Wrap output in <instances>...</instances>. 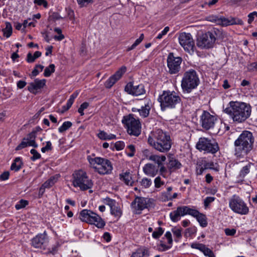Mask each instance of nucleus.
I'll return each instance as SVG.
<instances>
[{
  "instance_id": "ddd939ff",
  "label": "nucleus",
  "mask_w": 257,
  "mask_h": 257,
  "mask_svg": "<svg viewBox=\"0 0 257 257\" xmlns=\"http://www.w3.org/2000/svg\"><path fill=\"white\" fill-rule=\"evenodd\" d=\"M216 40L215 33L207 32L198 38L197 45L201 48L209 49L213 47Z\"/></svg>"
},
{
  "instance_id": "7c9ffc66",
  "label": "nucleus",
  "mask_w": 257,
  "mask_h": 257,
  "mask_svg": "<svg viewBox=\"0 0 257 257\" xmlns=\"http://www.w3.org/2000/svg\"><path fill=\"white\" fill-rule=\"evenodd\" d=\"M196 218L197 221L199 222L200 226L203 227H205L207 225V221L206 216L200 213L199 211L198 212V214H196V216L194 217Z\"/></svg>"
},
{
  "instance_id": "aec40b11",
  "label": "nucleus",
  "mask_w": 257,
  "mask_h": 257,
  "mask_svg": "<svg viewBox=\"0 0 257 257\" xmlns=\"http://www.w3.org/2000/svg\"><path fill=\"white\" fill-rule=\"evenodd\" d=\"M146 156V158L149 161L154 162L157 166H161L166 160V157L164 155H157L150 153L149 151L146 150L143 152Z\"/></svg>"
},
{
  "instance_id": "c85d7f7f",
  "label": "nucleus",
  "mask_w": 257,
  "mask_h": 257,
  "mask_svg": "<svg viewBox=\"0 0 257 257\" xmlns=\"http://www.w3.org/2000/svg\"><path fill=\"white\" fill-rule=\"evenodd\" d=\"M23 165L22 159L20 157L16 158L14 160L11 166V170L17 172L20 170Z\"/></svg>"
},
{
  "instance_id": "680f3d73",
  "label": "nucleus",
  "mask_w": 257,
  "mask_h": 257,
  "mask_svg": "<svg viewBox=\"0 0 257 257\" xmlns=\"http://www.w3.org/2000/svg\"><path fill=\"white\" fill-rule=\"evenodd\" d=\"M169 31V27H166L164 30L158 34V35L157 37V39H161L162 38L163 36L166 35L167 33Z\"/></svg>"
},
{
  "instance_id": "5701e85b",
  "label": "nucleus",
  "mask_w": 257,
  "mask_h": 257,
  "mask_svg": "<svg viewBox=\"0 0 257 257\" xmlns=\"http://www.w3.org/2000/svg\"><path fill=\"white\" fill-rule=\"evenodd\" d=\"M183 208L184 206H178L175 210L170 213V219L173 222H176L180 220L181 216H185Z\"/></svg>"
},
{
  "instance_id": "37998d69",
  "label": "nucleus",
  "mask_w": 257,
  "mask_h": 257,
  "mask_svg": "<svg viewBox=\"0 0 257 257\" xmlns=\"http://www.w3.org/2000/svg\"><path fill=\"white\" fill-rule=\"evenodd\" d=\"M201 165H202L204 169H213L214 167V164L213 162H207L205 160H202L199 162Z\"/></svg>"
},
{
  "instance_id": "a18cd8bd",
  "label": "nucleus",
  "mask_w": 257,
  "mask_h": 257,
  "mask_svg": "<svg viewBox=\"0 0 257 257\" xmlns=\"http://www.w3.org/2000/svg\"><path fill=\"white\" fill-rule=\"evenodd\" d=\"M205 255L208 256V257H215L213 251L208 247H206L204 245L202 248V250H201Z\"/></svg>"
},
{
  "instance_id": "e2e57ef3",
  "label": "nucleus",
  "mask_w": 257,
  "mask_h": 257,
  "mask_svg": "<svg viewBox=\"0 0 257 257\" xmlns=\"http://www.w3.org/2000/svg\"><path fill=\"white\" fill-rule=\"evenodd\" d=\"M165 237L168 240V243L170 245H172L173 239H172L171 233L170 231H167L165 234Z\"/></svg>"
},
{
  "instance_id": "774afa93",
  "label": "nucleus",
  "mask_w": 257,
  "mask_h": 257,
  "mask_svg": "<svg viewBox=\"0 0 257 257\" xmlns=\"http://www.w3.org/2000/svg\"><path fill=\"white\" fill-rule=\"evenodd\" d=\"M206 170L204 169L202 165H201L199 162L198 164V166L196 168V172L197 175H201L203 173L204 171Z\"/></svg>"
},
{
  "instance_id": "864d4df0",
  "label": "nucleus",
  "mask_w": 257,
  "mask_h": 257,
  "mask_svg": "<svg viewBox=\"0 0 257 257\" xmlns=\"http://www.w3.org/2000/svg\"><path fill=\"white\" fill-rule=\"evenodd\" d=\"M215 199V198L214 197H207L204 200V205L205 209L208 208L210 204L213 202Z\"/></svg>"
},
{
  "instance_id": "412c9836",
  "label": "nucleus",
  "mask_w": 257,
  "mask_h": 257,
  "mask_svg": "<svg viewBox=\"0 0 257 257\" xmlns=\"http://www.w3.org/2000/svg\"><path fill=\"white\" fill-rule=\"evenodd\" d=\"M46 80L43 79L39 80L36 79L33 82H31L28 86V90L31 93L36 94L37 91L44 87L46 84Z\"/></svg>"
},
{
  "instance_id": "a19ab883",
  "label": "nucleus",
  "mask_w": 257,
  "mask_h": 257,
  "mask_svg": "<svg viewBox=\"0 0 257 257\" xmlns=\"http://www.w3.org/2000/svg\"><path fill=\"white\" fill-rule=\"evenodd\" d=\"M172 246V245H166L162 241H160V244L157 246V249L160 251H165L170 249Z\"/></svg>"
},
{
  "instance_id": "1a4fd4ad",
  "label": "nucleus",
  "mask_w": 257,
  "mask_h": 257,
  "mask_svg": "<svg viewBox=\"0 0 257 257\" xmlns=\"http://www.w3.org/2000/svg\"><path fill=\"white\" fill-rule=\"evenodd\" d=\"M122 122L126 127L127 133L132 136L138 137L141 133V124L138 119L135 118L133 114L124 116Z\"/></svg>"
},
{
  "instance_id": "cd10ccee",
  "label": "nucleus",
  "mask_w": 257,
  "mask_h": 257,
  "mask_svg": "<svg viewBox=\"0 0 257 257\" xmlns=\"http://www.w3.org/2000/svg\"><path fill=\"white\" fill-rule=\"evenodd\" d=\"M120 179L123 181L127 185L132 186L133 181H132V175L129 172H125L119 175Z\"/></svg>"
},
{
  "instance_id": "4c0bfd02",
  "label": "nucleus",
  "mask_w": 257,
  "mask_h": 257,
  "mask_svg": "<svg viewBox=\"0 0 257 257\" xmlns=\"http://www.w3.org/2000/svg\"><path fill=\"white\" fill-rule=\"evenodd\" d=\"M57 178L55 177H51L49 180L43 184V187L46 188H49L55 184Z\"/></svg>"
},
{
  "instance_id": "69168bd1",
  "label": "nucleus",
  "mask_w": 257,
  "mask_h": 257,
  "mask_svg": "<svg viewBox=\"0 0 257 257\" xmlns=\"http://www.w3.org/2000/svg\"><path fill=\"white\" fill-rule=\"evenodd\" d=\"M172 194L171 192H165L162 194V199L164 200H171V195Z\"/></svg>"
},
{
  "instance_id": "473e14b6",
  "label": "nucleus",
  "mask_w": 257,
  "mask_h": 257,
  "mask_svg": "<svg viewBox=\"0 0 257 257\" xmlns=\"http://www.w3.org/2000/svg\"><path fill=\"white\" fill-rule=\"evenodd\" d=\"M98 137L101 140H112L115 139L116 136L111 134H107L104 131H100L98 134Z\"/></svg>"
},
{
  "instance_id": "052dcab7",
  "label": "nucleus",
  "mask_w": 257,
  "mask_h": 257,
  "mask_svg": "<svg viewBox=\"0 0 257 257\" xmlns=\"http://www.w3.org/2000/svg\"><path fill=\"white\" fill-rule=\"evenodd\" d=\"M114 147L116 150H121L123 149L124 147V143L122 141H117L115 143Z\"/></svg>"
},
{
  "instance_id": "09e8293b",
  "label": "nucleus",
  "mask_w": 257,
  "mask_h": 257,
  "mask_svg": "<svg viewBox=\"0 0 257 257\" xmlns=\"http://www.w3.org/2000/svg\"><path fill=\"white\" fill-rule=\"evenodd\" d=\"M141 184L146 188H149L152 184V180L147 178H143L141 181Z\"/></svg>"
},
{
  "instance_id": "ea45409f",
  "label": "nucleus",
  "mask_w": 257,
  "mask_h": 257,
  "mask_svg": "<svg viewBox=\"0 0 257 257\" xmlns=\"http://www.w3.org/2000/svg\"><path fill=\"white\" fill-rule=\"evenodd\" d=\"M77 93H73L71 95L70 98L68 100L67 103L66 104V109H69L71 107L72 104L74 101V99L77 97Z\"/></svg>"
},
{
  "instance_id": "338daca9",
  "label": "nucleus",
  "mask_w": 257,
  "mask_h": 257,
  "mask_svg": "<svg viewBox=\"0 0 257 257\" xmlns=\"http://www.w3.org/2000/svg\"><path fill=\"white\" fill-rule=\"evenodd\" d=\"M226 235L229 236H233L236 233V230L235 229L232 228H226L224 230Z\"/></svg>"
},
{
  "instance_id": "49530a36",
  "label": "nucleus",
  "mask_w": 257,
  "mask_h": 257,
  "mask_svg": "<svg viewBox=\"0 0 257 257\" xmlns=\"http://www.w3.org/2000/svg\"><path fill=\"white\" fill-rule=\"evenodd\" d=\"M157 167H158V172H159L160 175L162 177L166 178L167 170L164 166V164H162L161 166H157Z\"/></svg>"
},
{
  "instance_id": "e433bc0d",
  "label": "nucleus",
  "mask_w": 257,
  "mask_h": 257,
  "mask_svg": "<svg viewBox=\"0 0 257 257\" xmlns=\"http://www.w3.org/2000/svg\"><path fill=\"white\" fill-rule=\"evenodd\" d=\"M55 71V65L54 64H50L49 67H46L45 69L44 75L45 77H49L51 74Z\"/></svg>"
},
{
  "instance_id": "5fc2aeb1",
  "label": "nucleus",
  "mask_w": 257,
  "mask_h": 257,
  "mask_svg": "<svg viewBox=\"0 0 257 257\" xmlns=\"http://www.w3.org/2000/svg\"><path fill=\"white\" fill-rule=\"evenodd\" d=\"M88 106L89 103L86 102H83L82 104H81L78 110V112L81 115H84L83 111L85 109H86Z\"/></svg>"
},
{
  "instance_id": "4d7b16f0",
  "label": "nucleus",
  "mask_w": 257,
  "mask_h": 257,
  "mask_svg": "<svg viewBox=\"0 0 257 257\" xmlns=\"http://www.w3.org/2000/svg\"><path fill=\"white\" fill-rule=\"evenodd\" d=\"M78 4L81 7H86L89 4L93 3L92 0H77Z\"/></svg>"
},
{
  "instance_id": "f3484780",
  "label": "nucleus",
  "mask_w": 257,
  "mask_h": 257,
  "mask_svg": "<svg viewBox=\"0 0 257 257\" xmlns=\"http://www.w3.org/2000/svg\"><path fill=\"white\" fill-rule=\"evenodd\" d=\"M149 199L144 197H137L132 202L131 206L137 214H141L142 211L148 208Z\"/></svg>"
},
{
  "instance_id": "393cba45",
  "label": "nucleus",
  "mask_w": 257,
  "mask_h": 257,
  "mask_svg": "<svg viewBox=\"0 0 257 257\" xmlns=\"http://www.w3.org/2000/svg\"><path fill=\"white\" fill-rule=\"evenodd\" d=\"M108 205L110 208L111 214L116 217H119L121 215V211L119 207L115 204V202L114 200H110L108 201Z\"/></svg>"
},
{
  "instance_id": "39448f33",
  "label": "nucleus",
  "mask_w": 257,
  "mask_h": 257,
  "mask_svg": "<svg viewBox=\"0 0 257 257\" xmlns=\"http://www.w3.org/2000/svg\"><path fill=\"white\" fill-rule=\"evenodd\" d=\"M199 83V78L195 70L190 69L186 71L181 80V86L183 92L190 93L198 86Z\"/></svg>"
},
{
  "instance_id": "0eeeda50",
  "label": "nucleus",
  "mask_w": 257,
  "mask_h": 257,
  "mask_svg": "<svg viewBox=\"0 0 257 257\" xmlns=\"http://www.w3.org/2000/svg\"><path fill=\"white\" fill-rule=\"evenodd\" d=\"M73 185L79 187L82 191L90 189L93 186V182L90 179L86 172L79 170L75 171L72 174Z\"/></svg>"
},
{
  "instance_id": "2eb2a0df",
  "label": "nucleus",
  "mask_w": 257,
  "mask_h": 257,
  "mask_svg": "<svg viewBox=\"0 0 257 257\" xmlns=\"http://www.w3.org/2000/svg\"><path fill=\"white\" fill-rule=\"evenodd\" d=\"M182 61V59L181 57H175L173 53H170L167 58L169 72L171 74L178 73L180 71Z\"/></svg>"
},
{
  "instance_id": "8fccbe9b",
  "label": "nucleus",
  "mask_w": 257,
  "mask_h": 257,
  "mask_svg": "<svg viewBox=\"0 0 257 257\" xmlns=\"http://www.w3.org/2000/svg\"><path fill=\"white\" fill-rule=\"evenodd\" d=\"M139 251L142 254L141 257H148L150 256V251L148 248L146 247H141L139 248Z\"/></svg>"
},
{
  "instance_id": "bb28decb",
  "label": "nucleus",
  "mask_w": 257,
  "mask_h": 257,
  "mask_svg": "<svg viewBox=\"0 0 257 257\" xmlns=\"http://www.w3.org/2000/svg\"><path fill=\"white\" fill-rule=\"evenodd\" d=\"M36 137V131H32L31 133L28 135L27 137L25 138V140L28 141L29 143V146H32L34 148H37L38 145L35 142Z\"/></svg>"
},
{
  "instance_id": "dca6fc26",
  "label": "nucleus",
  "mask_w": 257,
  "mask_h": 257,
  "mask_svg": "<svg viewBox=\"0 0 257 257\" xmlns=\"http://www.w3.org/2000/svg\"><path fill=\"white\" fill-rule=\"evenodd\" d=\"M217 120V118L214 115H211L209 112L204 111L200 116V122L202 127L206 130L212 128Z\"/></svg>"
},
{
  "instance_id": "6ab92c4d",
  "label": "nucleus",
  "mask_w": 257,
  "mask_h": 257,
  "mask_svg": "<svg viewBox=\"0 0 257 257\" xmlns=\"http://www.w3.org/2000/svg\"><path fill=\"white\" fill-rule=\"evenodd\" d=\"M125 91L128 93L135 96L144 94L146 92L143 84L134 85L131 82L126 84L125 87Z\"/></svg>"
},
{
  "instance_id": "58836bf2",
  "label": "nucleus",
  "mask_w": 257,
  "mask_h": 257,
  "mask_svg": "<svg viewBox=\"0 0 257 257\" xmlns=\"http://www.w3.org/2000/svg\"><path fill=\"white\" fill-rule=\"evenodd\" d=\"M144 35L143 34H142L139 38L137 39L135 43L130 47H128L127 49V51H131L133 49H134L136 47H137L139 44H140L141 42L143 41V40L144 39Z\"/></svg>"
},
{
  "instance_id": "bf43d9fd",
  "label": "nucleus",
  "mask_w": 257,
  "mask_h": 257,
  "mask_svg": "<svg viewBox=\"0 0 257 257\" xmlns=\"http://www.w3.org/2000/svg\"><path fill=\"white\" fill-rule=\"evenodd\" d=\"M247 69L249 71H257V61L247 65Z\"/></svg>"
},
{
  "instance_id": "72a5a7b5",
  "label": "nucleus",
  "mask_w": 257,
  "mask_h": 257,
  "mask_svg": "<svg viewBox=\"0 0 257 257\" xmlns=\"http://www.w3.org/2000/svg\"><path fill=\"white\" fill-rule=\"evenodd\" d=\"M182 229L180 227H174L172 228V232L175 236V241L178 242L182 237Z\"/></svg>"
},
{
  "instance_id": "de8ad7c7",
  "label": "nucleus",
  "mask_w": 257,
  "mask_h": 257,
  "mask_svg": "<svg viewBox=\"0 0 257 257\" xmlns=\"http://www.w3.org/2000/svg\"><path fill=\"white\" fill-rule=\"evenodd\" d=\"M163 229L162 227H159L158 228L157 230L153 232L152 236L154 238L158 239L163 234Z\"/></svg>"
},
{
  "instance_id": "423d86ee",
  "label": "nucleus",
  "mask_w": 257,
  "mask_h": 257,
  "mask_svg": "<svg viewBox=\"0 0 257 257\" xmlns=\"http://www.w3.org/2000/svg\"><path fill=\"white\" fill-rule=\"evenodd\" d=\"M158 100L162 110L166 108H174L181 101L180 96L174 91H164Z\"/></svg>"
},
{
  "instance_id": "f704fd0d",
  "label": "nucleus",
  "mask_w": 257,
  "mask_h": 257,
  "mask_svg": "<svg viewBox=\"0 0 257 257\" xmlns=\"http://www.w3.org/2000/svg\"><path fill=\"white\" fill-rule=\"evenodd\" d=\"M184 214L190 215L193 217L196 216V214H198V211L196 209L190 208L189 206H184Z\"/></svg>"
},
{
  "instance_id": "79ce46f5",
  "label": "nucleus",
  "mask_w": 257,
  "mask_h": 257,
  "mask_svg": "<svg viewBox=\"0 0 257 257\" xmlns=\"http://www.w3.org/2000/svg\"><path fill=\"white\" fill-rule=\"evenodd\" d=\"M44 68V66L41 65L37 64L36 65L35 68L32 72L31 77H35L38 75L40 71H42Z\"/></svg>"
},
{
  "instance_id": "6e6d98bb",
  "label": "nucleus",
  "mask_w": 257,
  "mask_h": 257,
  "mask_svg": "<svg viewBox=\"0 0 257 257\" xmlns=\"http://www.w3.org/2000/svg\"><path fill=\"white\" fill-rule=\"evenodd\" d=\"M46 145L45 147L42 148L41 151L42 153H45L47 151H51L52 150V144L50 141L46 142Z\"/></svg>"
},
{
  "instance_id": "2f4dec72",
  "label": "nucleus",
  "mask_w": 257,
  "mask_h": 257,
  "mask_svg": "<svg viewBox=\"0 0 257 257\" xmlns=\"http://www.w3.org/2000/svg\"><path fill=\"white\" fill-rule=\"evenodd\" d=\"M6 27L3 29L2 31L4 34V36L6 38H9L12 34L13 28L11 24L9 22H6Z\"/></svg>"
},
{
  "instance_id": "c03bdc74",
  "label": "nucleus",
  "mask_w": 257,
  "mask_h": 257,
  "mask_svg": "<svg viewBox=\"0 0 257 257\" xmlns=\"http://www.w3.org/2000/svg\"><path fill=\"white\" fill-rule=\"evenodd\" d=\"M28 201L25 200L21 199L15 205L17 210H20L25 207L28 204Z\"/></svg>"
},
{
  "instance_id": "3c124183",
  "label": "nucleus",
  "mask_w": 257,
  "mask_h": 257,
  "mask_svg": "<svg viewBox=\"0 0 257 257\" xmlns=\"http://www.w3.org/2000/svg\"><path fill=\"white\" fill-rule=\"evenodd\" d=\"M30 153L33 155V156L31 158V160L32 161H35L37 159H39L41 158V156L40 153H39L35 149H32L30 151Z\"/></svg>"
},
{
  "instance_id": "6e6552de",
  "label": "nucleus",
  "mask_w": 257,
  "mask_h": 257,
  "mask_svg": "<svg viewBox=\"0 0 257 257\" xmlns=\"http://www.w3.org/2000/svg\"><path fill=\"white\" fill-rule=\"evenodd\" d=\"M79 218L82 221L93 224L98 228H103L105 225L104 220L98 215L90 210H82L80 212Z\"/></svg>"
},
{
  "instance_id": "a878e982",
  "label": "nucleus",
  "mask_w": 257,
  "mask_h": 257,
  "mask_svg": "<svg viewBox=\"0 0 257 257\" xmlns=\"http://www.w3.org/2000/svg\"><path fill=\"white\" fill-rule=\"evenodd\" d=\"M182 166L181 163L177 159L171 158L169 160L168 169L170 172H173L180 169Z\"/></svg>"
},
{
  "instance_id": "0e129e2a",
  "label": "nucleus",
  "mask_w": 257,
  "mask_h": 257,
  "mask_svg": "<svg viewBox=\"0 0 257 257\" xmlns=\"http://www.w3.org/2000/svg\"><path fill=\"white\" fill-rule=\"evenodd\" d=\"M34 3L39 6L43 5L45 8L48 6V3L45 0H34Z\"/></svg>"
},
{
  "instance_id": "9b49d317",
  "label": "nucleus",
  "mask_w": 257,
  "mask_h": 257,
  "mask_svg": "<svg viewBox=\"0 0 257 257\" xmlns=\"http://www.w3.org/2000/svg\"><path fill=\"white\" fill-rule=\"evenodd\" d=\"M229 207L232 211L240 215H246L249 212L246 204L236 195H233L229 199Z\"/></svg>"
},
{
  "instance_id": "4be33fe9",
  "label": "nucleus",
  "mask_w": 257,
  "mask_h": 257,
  "mask_svg": "<svg viewBox=\"0 0 257 257\" xmlns=\"http://www.w3.org/2000/svg\"><path fill=\"white\" fill-rule=\"evenodd\" d=\"M143 172L146 175L154 177L158 173V167L151 163L146 164L143 167Z\"/></svg>"
},
{
  "instance_id": "c756f323",
  "label": "nucleus",
  "mask_w": 257,
  "mask_h": 257,
  "mask_svg": "<svg viewBox=\"0 0 257 257\" xmlns=\"http://www.w3.org/2000/svg\"><path fill=\"white\" fill-rule=\"evenodd\" d=\"M252 165V163L249 162L247 165L243 167L239 173L238 178H244L250 172V168Z\"/></svg>"
},
{
  "instance_id": "f257e3e1",
  "label": "nucleus",
  "mask_w": 257,
  "mask_h": 257,
  "mask_svg": "<svg viewBox=\"0 0 257 257\" xmlns=\"http://www.w3.org/2000/svg\"><path fill=\"white\" fill-rule=\"evenodd\" d=\"M224 111L234 122L240 123L244 122L250 116L251 108L246 103L231 101Z\"/></svg>"
},
{
  "instance_id": "9d476101",
  "label": "nucleus",
  "mask_w": 257,
  "mask_h": 257,
  "mask_svg": "<svg viewBox=\"0 0 257 257\" xmlns=\"http://www.w3.org/2000/svg\"><path fill=\"white\" fill-rule=\"evenodd\" d=\"M196 148L200 151L205 153L214 154L219 149L218 144L213 140L207 138H200L196 144Z\"/></svg>"
},
{
  "instance_id": "7ed1b4c3",
  "label": "nucleus",
  "mask_w": 257,
  "mask_h": 257,
  "mask_svg": "<svg viewBox=\"0 0 257 257\" xmlns=\"http://www.w3.org/2000/svg\"><path fill=\"white\" fill-rule=\"evenodd\" d=\"M254 137L248 131H243L234 142V155L237 158H243L253 149Z\"/></svg>"
},
{
  "instance_id": "603ef678",
  "label": "nucleus",
  "mask_w": 257,
  "mask_h": 257,
  "mask_svg": "<svg viewBox=\"0 0 257 257\" xmlns=\"http://www.w3.org/2000/svg\"><path fill=\"white\" fill-rule=\"evenodd\" d=\"M29 143L27 140H25V138L23 139L22 142L16 147V150H20L23 148L29 146Z\"/></svg>"
},
{
  "instance_id": "b1692460",
  "label": "nucleus",
  "mask_w": 257,
  "mask_h": 257,
  "mask_svg": "<svg viewBox=\"0 0 257 257\" xmlns=\"http://www.w3.org/2000/svg\"><path fill=\"white\" fill-rule=\"evenodd\" d=\"M152 102L150 100H148L145 105L142 106L141 109H137V111L141 116L146 117L149 114Z\"/></svg>"
},
{
  "instance_id": "4468645a",
  "label": "nucleus",
  "mask_w": 257,
  "mask_h": 257,
  "mask_svg": "<svg viewBox=\"0 0 257 257\" xmlns=\"http://www.w3.org/2000/svg\"><path fill=\"white\" fill-rule=\"evenodd\" d=\"M49 237L46 231L39 233L31 240V244L35 248L46 249L49 245Z\"/></svg>"
},
{
  "instance_id": "13d9d810",
  "label": "nucleus",
  "mask_w": 257,
  "mask_h": 257,
  "mask_svg": "<svg viewBox=\"0 0 257 257\" xmlns=\"http://www.w3.org/2000/svg\"><path fill=\"white\" fill-rule=\"evenodd\" d=\"M154 184L156 188H160L164 184V182L162 181L161 177L158 176L155 179Z\"/></svg>"
},
{
  "instance_id": "a211bd4d",
  "label": "nucleus",
  "mask_w": 257,
  "mask_h": 257,
  "mask_svg": "<svg viewBox=\"0 0 257 257\" xmlns=\"http://www.w3.org/2000/svg\"><path fill=\"white\" fill-rule=\"evenodd\" d=\"M126 67L121 66L113 75L110 77L105 82V86L106 88H111L115 83L118 81L126 72Z\"/></svg>"
},
{
  "instance_id": "f8f14e48",
  "label": "nucleus",
  "mask_w": 257,
  "mask_h": 257,
  "mask_svg": "<svg viewBox=\"0 0 257 257\" xmlns=\"http://www.w3.org/2000/svg\"><path fill=\"white\" fill-rule=\"evenodd\" d=\"M178 41L180 45L186 52L190 54L194 53L195 48V43L190 33L185 32L180 33Z\"/></svg>"
},
{
  "instance_id": "20e7f679",
  "label": "nucleus",
  "mask_w": 257,
  "mask_h": 257,
  "mask_svg": "<svg viewBox=\"0 0 257 257\" xmlns=\"http://www.w3.org/2000/svg\"><path fill=\"white\" fill-rule=\"evenodd\" d=\"M87 159L94 171L101 175H108L112 173L113 166L109 160L101 157H92L88 156Z\"/></svg>"
},
{
  "instance_id": "c9c22d12",
  "label": "nucleus",
  "mask_w": 257,
  "mask_h": 257,
  "mask_svg": "<svg viewBox=\"0 0 257 257\" xmlns=\"http://www.w3.org/2000/svg\"><path fill=\"white\" fill-rule=\"evenodd\" d=\"M72 125V123L71 122L69 121H65L63 122L62 125L58 128V131L59 133H63L65 131L68 130L70 128Z\"/></svg>"
},
{
  "instance_id": "f03ea898",
  "label": "nucleus",
  "mask_w": 257,
  "mask_h": 257,
  "mask_svg": "<svg viewBox=\"0 0 257 257\" xmlns=\"http://www.w3.org/2000/svg\"><path fill=\"white\" fill-rule=\"evenodd\" d=\"M148 143L154 149L161 153L169 151L173 144L170 135L160 128L151 132L148 138Z\"/></svg>"
}]
</instances>
